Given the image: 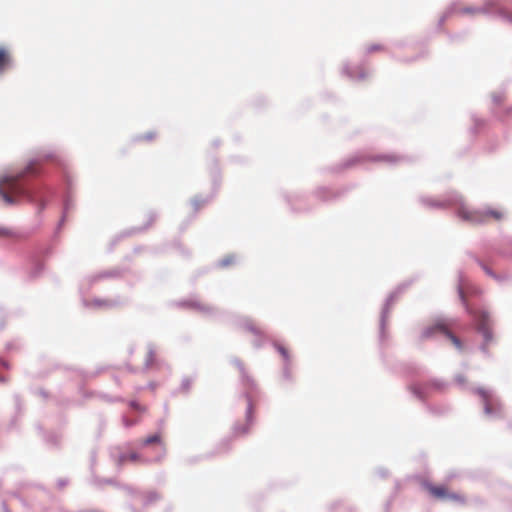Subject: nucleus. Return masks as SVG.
<instances>
[{
  "mask_svg": "<svg viewBox=\"0 0 512 512\" xmlns=\"http://www.w3.org/2000/svg\"><path fill=\"white\" fill-rule=\"evenodd\" d=\"M19 178L20 176H9L0 181V195L7 204L14 203V198L26 195V190L19 182Z\"/></svg>",
  "mask_w": 512,
  "mask_h": 512,
  "instance_id": "obj_1",
  "label": "nucleus"
},
{
  "mask_svg": "<svg viewBox=\"0 0 512 512\" xmlns=\"http://www.w3.org/2000/svg\"><path fill=\"white\" fill-rule=\"evenodd\" d=\"M458 215L463 220L474 225L486 223L490 217L495 220H500L503 216L502 213L497 210L478 211L470 210L467 207H461L458 210Z\"/></svg>",
  "mask_w": 512,
  "mask_h": 512,
  "instance_id": "obj_2",
  "label": "nucleus"
},
{
  "mask_svg": "<svg viewBox=\"0 0 512 512\" xmlns=\"http://www.w3.org/2000/svg\"><path fill=\"white\" fill-rule=\"evenodd\" d=\"M424 488L429 492V494L435 499L440 500H451L454 502H465V497L462 494L455 493L449 491L448 487L445 485H434L431 483H425Z\"/></svg>",
  "mask_w": 512,
  "mask_h": 512,
  "instance_id": "obj_3",
  "label": "nucleus"
},
{
  "mask_svg": "<svg viewBox=\"0 0 512 512\" xmlns=\"http://www.w3.org/2000/svg\"><path fill=\"white\" fill-rule=\"evenodd\" d=\"M470 314L473 316L475 321L477 322L478 330L482 333L486 342L492 340V331H491V323L490 317L487 312L479 310L473 311L469 310Z\"/></svg>",
  "mask_w": 512,
  "mask_h": 512,
  "instance_id": "obj_4",
  "label": "nucleus"
},
{
  "mask_svg": "<svg viewBox=\"0 0 512 512\" xmlns=\"http://www.w3.org/2000/svg\"><path fill=\"white\" fill-rule=\"evenodd\" d=\"M438 332L446 335L456 348H462L460 340L455 335L451 334L443 324H435L434 326L425 329L423 332V338H429Z\"/></svg>",
  "mask_w": 512,
  "mask_h": 512,
  "instance_id": "obj_5",
  "label": "nucleus"
},
{
  "mask_svg": "<svg viewBox=\"0 0 512 512\" xmlns=\"http://www.w3.org/2000/svg\"><path fill=\"white\" fill-rule=\"evenodd\" d=\"M479 395H481V397L483 398V402H484V411L487 415H490L494 412H499L500 411V406L499 405H496V406H493V404L491 403V396L488 392H486L485 390H479L478 391Z\"/></svg>",
  "mask_w": 512,
  "mask_h": 512,
  "instance_id": "obj_6",
  "label": "nucleus"
},
{
  "mask_svg": "<svg viewBox=\"0 0 512 512\" xmlns=\"http://www.w3.org/2000/svg\"><path fill=\"white\" fill-rule=\"evenodd\" d=\"M12 57L10 51L0 46V75L3 74L11 65Z\"/></svg>",
  "mask_w": 512,
  "mask_h": 512,
  "instance_id": "obj_7",
  "label": "nucleus"
},
{
  "mask_svg": "<svg viewBox=\"0 0 512 512\" xmlns=\"http://www.w3.org/2000/svg\"><path fill=\"white\" fill-rule=\"evenodd\" d=\"M162 442V437L160 433H156L154 435H150L140 441L142 446H149L152 444H160Z\"/></svg>",
  "mask_w": 512,
  "mask_h": 512,
  "instance_id": "obj_8",
  "label": "nucleus"
},
{
  "mask_svg": "<svg viewBox=\"0 0 512 512\" xmlns=\"http://www.w3.org/2000/svg\"><path fill=\"white\" fill-rule=\"evenodd\" d=\"M140 459H141L140 455L135 452H132L128 455L121 457L122 462H125V461L137 462V461H140Z\"/></svg>",
  "mask_w": 512,
  "mask_h": 512,
  "instance_id": "obj_9",
  "label": "nucleus"
},
{
  "mask_svg": "<svg viewBox=\"0 0 512 512\" xmlns=\"http://www.w3.org/2000/svg\"><path fill=\"white\" fill-rule=\"evenodd\" d=\"M130 407H132L133 409L137 410V411H140V412H144L145 411V408L142 407L139 403H137L136 401H131L130 402Z\"/></svg>",
  "mask_w": 512,
  "mask_h": 512,
  "instance_id": "obj_10",
  "label": "nucleus"
},
{
  "mask_svg": "<svg viewBox=\"0 0 512 512\" xmlns=\"http://www.w3.org/2000/svg\"><path fill=\"white\" fill-rule=\"evenodd\" d=\"M412 391L420 398V399H424L425 396L422 394V392L419 391V389L414 386L412 387Z\"/></svg>",
  "mask_w": 512,
  "mask_h": 512,
  "instance_id": "obj_11",
  "label": "nucleus"
},
{
  "mask_svg": "<svg viewBox=\"0 0 512 512\" xmlns=\"http://www.w3.org/2000/svg\"><path fill=\"white\" fill-rule=\"evenodd\" d=\"M43 270V264L41 262H38L36 265V270L34 272V275H38Z\"/></svg>",
  "mask_w": 512,
  "mask_h": 512,
  "instance_id": "obj_12",
  "label": "nucleus"
},
{
  "mask_svg": "<svg viewBox=\"0 0 512 512\" xmlns=\"http://www.w3.org/2000/svg\"><path fill=\"white\" fill-rule=\"evenodd\" d=\"M123 424H124L126 427H131V426H133V425L135 424V422H134V421H131V420L127 419V418H123Z\"/></svg>",
  "mask_w": 512,
  "mask_h": 512,
  "instance_id": "obj_13",
  "label": "nucleus"
},
{
  "mask_svg": "<svg viewBox=\"0 0 512 512\" xmlns=\"http://www.w3.org/2000/svg\"><path fill=\"white\" fill-rule=\"evenodd\" d=\"M278 350L283 355L284 358H287V350L284 347L280 346Z\"/></svg>",
  "mask_w": 512,
  "mask_h": 512,
  "instance_id": "obj_14",
  "label": "nucleus"
},
{
  "mask_svg": "<svg viewBox=\"0 0 512 512\" xmlns=\"http://www.w3.org/2000/svg\"><path fill=\"white\" fill-rule=\"evenodd\" d=\"M504 100V97L502 95H499V96H494V101L497 103V104H500L502 103V101Z\"/></svg>",
  "mask_w": 512,
  "mask_h": 512,
  "instance_id": "obj_15",
  "label": "nucleus"
},
{
  "mask_svg": "<svg viewBox=\"0 0 512 512\" xmlns=\"http://www.w3.org/2000/svg\"><path fill=\"white\" fill-rule=\"evenodd\" d=\"M27 172H28V173H35L36 171H35V169H34V167H33L32 165H29V166L27 167Z\"/></svg>",
  "mask_w": 512,
  "mask_h": 512,
  "instance_id": "obj_16",
  "label": "nucleus"
}]
</instances>
